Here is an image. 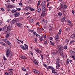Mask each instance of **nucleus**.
<instances>
[{
    "label": "nucleus",
    "mask_w": 75,
    "mask_h": 75,
    "mask_svg": "<svg viewBox=\"0 0 75 75\" xmlns=\"http://www.w3.org/2000/svg\"><path fill=\"white\" fill-rule=\"evenodd\" d=\"M42 7V13L41 14V16L43 17H44V15L46 14L47 13V11H46V8H45V5H43Z\"/></svg>",
    "instance_id": "nucleus-1"
},
{
    "label": "nucleus",
    "mask_w": 75,
    "mask_h": 75,
    "mask_svg": "<svg viewBox=\"0 0 75 75\" xmlns=\"http://www.w3.org/2000/svg\"><path fill=\"white\" fill-rule=\"evenodd\" d=\"M56 65L57 68H59L60 64H59V57H57L56 60Z\"/></svg>",
    "instance_id": "nucleus-2"
},
{
    "label": "nucleus",
    "mask_w": 75,
    "mask_h": 75,
    "mask_svg": "<svg viewBox=\"0 0 75 75\" xmlns=\"http://www.w3.org/2000/svg\"><path fill=\"white\" fill-rule=\"evenodd\" d=\"M25 46H23V45H20V47L23 50H25L27 48H28V46L26 44L24 45Z\"/></svg>",
    "instance_id": "nucleus-3"
},
{
    "label": "nucleus",
    "mask_w": 75,
    "mask_h": 75,
    "mask_svg": "<svg viewBox=\"0 0 75 75\" xmlns=\"http://www.w3.org/2000/svg\"><path fill=\"white\" fill-rule=\"evenodd\" d=\"M18 19L17 18H15L11 21V23L12 24H15L18 21Z\"/></svg>",
    "instance_id": "nucleus-4"
},
{
    "label": "nucleus",
    "mask_w": 75,
    "mask_h": 75,
    "mask_svg": "<svg viewBox=\"0 0 75 75\" xmlns=\"http://www.w3.org/2000/svg\"><path fill=\"white\" fill-rule=\"evenodd\" d=\"M10 49H7L6 52V55L7 57H9V54H10Z\"/></svg>",
    "instance_id": "nucleus-5"
},
{
    "label": "nucleus",
    "mask_w": 75,
    "mask_h": 75,
    "mask_svg": "<svg viewBox=\"0 0 75 75\" xmlns=\"http://www.w3.org/2000/svg\"><path fill=\"white\" fill-rule=\"evenodd\" d=\"M14 15L15 17H18V16H20V12H16L15 13Z\"/></svg>",
    "instance_id": "nucleus-6"
},
{
    "label": "nucleus",
    "mask_w": 75,
    "mask_h": 75,
    "mask_svg": "<svg viewBox=\"0 0 75 75\" xmlns=\"http://www.w3.org/2000/svg\"><path fill=\"white\" fill-rule=\"evenodd\" d=\"M20 58L21 59H27V57L23 55H21L20 56Z\"/></svg>",
    "instance_id": "nucleus-7"
},
{
    "label": "nucleus",
    "mask_w": 75,
    "mask_h": 75,
    "mask_svg": "<svg viewBox=\"0 0 75 75\" xmlns=\"http://www.w3.org/2000/svg\"><path fill=\"white\" fill-rule=\"evenodd\" d=\"M57 46V48H59L58 51H59V50H60V51H61V50H63V48L61 47V46L59 45H58Z\"/></svg>",
    "instance_id": "nucleus-8"
},
{
    "label": "nucleus",
    "mask_w": 75,
    "mask_h": 75,
    "mask_svg": "<svg viewBox=\"0 0 75 75\" xmlns=\"http://www.w3.org/2000/svg\"><path fill=\"white\" fill-rule=\"evenodd\" d=\"M47 71H49L48 69H53V67L52 66H48V67H47Z\"/></svg>",
    "instance_id": "nucleus-9"
},
{
    "label": "nucleus",
    "mask_w": 75,
    "mask_h": 75,
    "mask_svg": "<svg viewBox=\"0 0 75 75\" xmlns=\"http://www.w3.org/2000/svg\"><path fill=\"white\" fill-rule=\"evenodd\" d=\"M16 24L18 27H22V26L23 25L21 23H16Z\"/></svg>",
    "instance_id": "nucleus-10"
},
{
    "label": "nucleus",
    "mask_w": 75,
    "mask_h": 75,
    "mask_svg": "<svg viewBox=\"0 0 75 75\" xmlns=\"http://www.w3.org/2000/svg\"><path fill=\"white\" fill-rule=\"evenodd\" d=\"M70 38H75V33H74L70 36Z\"/></svg>",
    "instance_id": "nucleus-11"
},
{
    "label": "nucleus",
    "mask_w": 75,
    "mask_h": 75,
    "mask_svg": "<svg viewBox=\"0 0 75 75\" xmlns=\"http://www.w3.org/2000/svg\"><path fill=\"white\" fill-rule=\"evenodd\" d=\"M33 62L35 64L37 65H38V60H37L35 59Z\"/></svg>",
    "instance_id": "nucleus-12"
},
{
    "label": "nucleus",
    "mask_w": 75,
    "mask_h": 75,
    "mask_svg": "<svg viewBox=\"0 0 75 75\" xmlns=\"http://www.w3.org/2000/svg\"><path fill=\"white\" fill-rule=\"evenodd\" d=\"M55 39L56 41H58L59 39V36L58 35H56L55 37Z\"/></svg>",
    "instance_id": "nucleus-13"
},
{
    "label": "nucleus",
    "mask_w": 75,
    "mask_h": 75,
    "mask_svg": "<svg viewBox=\"0 0 75 75\" xmlns=\"http://www.w3.org/2000/svg\"><path fill=\"white\" fill-rule=\"evenodd\" d=\"M35 51L37 52H38V53H39V51H40V50L37 47H35Z\"/></svg>",
    "instance_id": "nucleus-14"
},
{
    "label": "nucleus",
    "mask_w": 75,
    "mask_h": 75,
    "mask_svg": "<svg viewBox=\"0 0 75 75\" xmlns=\"http://www.w3.org/2000/svg\"><path fill=\"white\" fill-rule=\"evenodd\" d=\"M37 9H38V13H40L41 11V8H38L37 6Z\"/></svg>",
    "instance_id": "nucleus-15"
},
{
    "label": "nucleus",
    "mask_w": 75,
    "mask_h": 75,
    "mask_svg": "<svg viewBox=\"0 0 75 75\" xmlns=\"http://www.w3.org/2000/svg\"><path fill=\"white\" fill-rule=\"evenodd\" d=\"M45 4V2L44 1H43L42 2V3L41 4L40 6H44Z\"/></svg>",
    "instance_id": "nucleus-16"
},
{
    "label": "nucleus",
    "mask_w": 75,
    "mask_h": 75,
    "mask_svg": "<svg viewBox=\"0 0 75 75\" xmlns=\"http://www.w3.org/2000/svg\"><path fill=\"white\" fill-rule=\"evenodd\" d=\"M30 6L26 7L24 8V10H25V11H26V10H28V9H30Z\"/></svg>",
    "instance_id": "nucleus-17"
},
{
    "label": "nucleus",
    "mask_w": 75,
    "mask_h": 75,
    "mask_svg": "<svg viewBox=\"0 0 75 75\" xmlns=\"http://www.w3.org/2000/svg\"><path fill=\"white\" fill-rule=\"evenodd\" d=\"M7 30L8 31H11V27L10 26H8V27H7Z\"/></svg>",
    "instance_id": "nucleus-18"
},
{
    "label": "nucleus",
    "mask_w": 75,
    "mask_h": 75,
    "mask_svg": "<svg viewBox=\"0 0 75 75\" xmlns=\"http://www.w3.org/2000/svg\"><path fill=\"white\" fill-rule=\"evenodd\" d=\"M65 31H70V28H67L65 29Z\"/></svg>",
    "instance_id": "nucleus-19"
},
{
    "label": "nucleus",
    "mask_w": 75,
    "mask_h": 75,
    "mask_svg": "<svg viewBox=\"0 0 75 75\" xmlns=\"http://www.w3.org/2000/svg\"><path fill=\"white\" fill-rule=\"evenodd\" d=\"M70 53L71 54H75V52L74 51L72 50H70Z\"/></svg>",
    "instance_id": "nucleus-20"
},
{
    "label": "nucleus",
    "mask_w": 75,
    "mask_h": 75,
    "mask_svg": "<svg viewBox=\"0 0 75 75\" xmlns=\"http://www.w3.org/2000/svg\"><path fill=\"white\" fill-rule=\"evenodd\" d=\"M65 19H66V18L65 17H63L61 20L62 22H64V21L65 20Z\"/></svg>",
    "instance_id": "nucleus-21"
},
{
    "label": "nucleus",
    "mask_w": 75,
    "mask_h": 75,
    "mask_svg": "<svg viewBox=\"0 0 75 75\" xmlns=\"http://www.w3.org/2000/svg\"><path fill=\"white\" fill-rule=\"evenodd\" d=\"M52 72L53 74H55L56 73V72H55V70L54 69H53L52 70Z\"/></svg>",
    "instance_id": "nucleus-22"
},
{
    "label": "nucleus",
    "mask_w": 75,
    "mask_h": 75,
    "mask_svg": "<svg viewBox=\"0 0 75 75\" xmlns=\"http://www.w3.org/2000/svg\"><path fill=\"white\" fill-rule=\"evenodd\" d=\"M16 11H17L16 10H12L11 11V12L12 13H16Z\"/></svg>",
    "instance_id": "nucleus-23"
},
{
    "label": "nucleus",
    "mask_w": 75,
    "mask_h": 75,
    "mask_svg": "<svg viewBox=\"0 0 75 75\" xmlns=\"http://www.w3.org/2000/svg\"><path fill=\"white\" fill-rule=\"evenodd\" d=\"M40 41H43V40H43V37L41 36L40 37Z\"/></svg>",
    "instance_id": "nucleus-24"
},
{
    "label": "nucleus",
    "mask_w": 75,
    "mask_h": 75,
    "mask_svg": "<svg viewBox=\"0 0 75 75\" xmlns=\"http://www.w3.org/2000/svg\"><path fill=\"white\" fill-rule=\"evenodd\" d=\"M6 7H7V8H11V5H6Z\"/></svg>",
    "instance_id": "nucleus-25"
},
{
    "label": "nucleus",
    "mask_w": 75,
    "mask_h": 75,
    "mask_svg": "<svg viewBox=\"0 0 75 75\" xmlns=\"http://www.w3.org/2000/svg\"><path fill=\"white\" fill-rule=\"evenodd\" d=\"M8 41L7 39H4V42L6 43V44H7L8 42Z\"/></svg>",
    "instance_id": "nucleus-26"
},
{
    "label": "nucleus",
    "mask_w": 75,
    "mask_h": 75,
    "mask_svg": "<svg viewBox=\"0 0 75 75\" xmlns=\"http://www.w3.org/2000/svg\"><path fill=\"white\" fill-rule=\"evenodd\" d=\"M2 45L3 46H4L5 47H6L7 46V44L4 42H2Z\"/></svg>",
    "instance_id": "nucleus-27"
},
{
    "label": "nucleus",
    "mask_w": 75,
    "mask_h": 75,
    "mask_svg": "<svg viewBox=\"0 0 75 75\" xmlns=\"http://www.w3.org/2000/svg\"><path fill=\"white\" fill-rule=\"evenodd\" d=\"M29 10H30V11H34V10H34V9H33V8H31V7H30L29 8Z\"/></svg>",
    "instance_id": "nucleus-28"
},
{
    "label": "nucleus",
    "mask_w": 75,
    "mask_h": 75,
    "mask_svg": "<svg viewBox=\"0 0 75 75\" xmlns=\"http://www.w3.org/2000/svg\"><path fill=\"white\" fill-rule=\"evenodd\" d=\"M34 21V20L33 18H30L29 20V22L30 23H33Z\"/></svg>",
    "instance_id": "nucleus-29"
},
{
    "label": "nucleus",
    "mask_w": 75,
    "mask_h": 75,
    "mask_svg": "<svg viewBox=\"0 0 75 75\" xmlns=\"http://www.w3.org/2000/svg\"><path fill=\"white\" fill-rule=\"evenodd\" d=\"M43 41H44V44L45 45V44H47V40L45 39V40H43Z\"/></svg>",
    "instance_id": "nucleus-30"
},
{
    "label": "nucleus",
    "mask_w": 75,
    "mask_h": 75,
    "mask_svg": "<svg viewBox=\"0 0 75 75\" xmlns=\"http://www.w3.org/2000/svg\"><path fill=\"white\" fill-rule=\"evenodd\" d=\"M7 25H5L3 28V30H5L7 28Z\"/></svg>",
    "instance_id": "nucleus-31"
},
{
    "label": "nucleus",
    "mask_w": 75,
    "mask_h": 75,
    "mask_svg": "<svg viewBox=\"0 0 75 75\" xmlns=\"http://www.w3.org/2000/svg\"><path fill=\"white\" fill-rule=\"evenodd\" d=\"M50 43H51V45H52L53 46L54 45V43L52 41H50Z\"/></svg>",
    "instance_id": "nucleus-32"
},
{
    "label": "nucleus",
    "mask_w": 75,
    "mask_h": 75,
    "mask_svg": "<svg viewBox=\"0 0 75 75\" xmlns=\"http://www.w3.org/2000/svg\"><path fill=\"white\" fill-rule=\"evenodd\" d=\"M9 74L10 75H13V72L11 71H10L9 72Z\"/></svg>",
    "instance_id": "nucleus-33"
},
{
    "label": "nucleus",
    "mask_w": 75,
    "mask_h": 75,
    "mask_svg": "<svg viewBox=\"0 0 75 75\" xmlns=\"http://www.w3.org/2000/svg\"><path fill=\"white\" fill-rule=\"evenodd\" d=\"M68 42H69V40L68 39H66V44H68Z\"/></svg>",
    "instance_id": "nucleus-34"
},
{
    "label": "nucleus",
    "mask_w": 75,
    "mask_h": 75,
    "mask_svg": "<svg viewBox=\"0 0 75 75\" xmlns=\"http://www.w3.org/2000/svg\"><path fill=\"white\" fill-rule=\"evenodd\" d=\"M40 3H41V1L40 0L38 1L37 4L38 7L40 4Z\"/></svg>",
    "instance_id": "nucleus-35"
},
{
    "label": "nucleus",
    "mask_w": 75,
    "mask_h": 75,
    "mask_svg": "<svg viewBox=\"0 0 75 75\" xmlns=\"http://www.w3.org/2000/svg\"><path fill=\"white\" fill-rule=\"evenodd\" d=\"M69 25V26H70V27H72L73 25H72V23H69V24H68Z\"/></svg>",
    "instance_id": "nucleus-36"
},
{
    "label": "nucleus",
    "mask_w": 75,
    "mask_h": 75,
    "mask_svg": "<svg viewBox=\"0 0 75 75\" xmlns=\"http://www.w3.org/2000/svg\"><path fill=\"white\" fill-rule=\"evenodd\" d=\"M10 37V35L9 34H8L6 35V38H8Z\"/></svg>",
    "instance_id": "nucleus-37"
},
{
    "label": "nucleus",
    "mask_w": 75,
    "mask_h": 75,
    "mask_svg": "<svg viewBox=\"0 0 75 75\" xmlns=\"http://www.w3.org/2000/svg\"><path fill=\"white\" fill-rule=\"evenodd\" d=\"M33 34L34 35H36L37 34V33H36V32L35 31L34 32H33Z\"/></svg>",
    "instance_id": "nucleus-38"
},
{
    "label": "nucleus",
    "mask_w": 75,
    "mask_h": 75,
    "mask_svg": "<svg viewBox=\"0 0 75 75\" xmlns=\"http://www.w3.org/2000/svg\"><path fill=\"white\" fill-rule=\"evenodd\" d=\"M22 71H27V69H25V68L23 67L22 68Z\"/></svg>",
    "instance_id": "nucleus-39"
},
{
    "label": "nucleus",
    "mask_w": 75,
    "mask_h": 75,
    "mask_svg": "<svg viewBox=\"0 0 75 75\" xmlns=\"http://www.w3.org/2000/svg\"><path fill=\"white\" fill-rule=\"evenodd\" d=\"M40 56L42 58V59H44V57L43 56V55L42 54H40Z\"/></svg>",
    "instance_id": "nucleus-40"
},
{
    "label": "nucleus",
    "mask_w": 75,
    "mask_h": 75,
    "mask_svg": "<svg viewBox=\"0 0 75 75\" xmlns=\"http://www.w3.org/2000/svg\"><path fill=\"white\" fill-rule=\"evenodd\" d=\"M69 59H67V62H66V65H68V64H69Z\"/></svg>",
    "instance_id": "nucleus-41"
},
{
    "label": "nucleus",
    "mask_w": 75,
    "mask_h": 75,
    "mask_svg": "<svg viewBox=\"0 0 75 75\" xmlns=\"http://www.w3.org/2000/svg\"><path fill=\"white\" fill-rule=\"evenodd\" d=\"M32 71L33 72H34V73H37V70L35 69L32 70Z\"/></svg>",
    "instance_id": "nucleus-42"
},
{
    "label": "nucleus",
    "mask_w": 75,
    "mask_h": 75,
    "mask_svg": "<svg viewBox=\"0 0 75 75\" xmlns=\"http://www.w3.org/2000/svg\"><path fill=\"white\" fill-rule=\"evenodd\" d=\"M58 15L59 16H62V13L61 12H59L58 13Z\"/></svg>",
    "instance_id": "nucleus-43"
},
{
    "label": "nucleus",
    "mask_w": 75,
    "mask_h": 75,
    "mask_svg": "<svg viewBox=\"0 0 75 75\" xmlns=\"http://www.w3.org/2000/svg\"><path fill=\"white\" fill-rule=\"evenodd\" d=\"M61 31H62V29H60L59 30V34H60L61 33Z\"/></svg>",
    "instance_id": "nucleus-44"
},
{
    "label": "nucleus",
    "mask_w": 75,
    "mask_h": 75,
    "mask_svg": "<svg viewBox=\"0 0 75 75\" xmlns=\"http://www.w3.org/2000/svg\"><path fill=\"white\" fill-rule=\"evenodd\" d=\"M9 55L10 56H13V53L11 52L10 53H9Z\"/></svg>",
    "instance_id": "nucleus-45"
},
{
    "label": "nucleus",
    "mask_w": 75,
    "mask_h": 75,
    "mask_svg": "<svg viewBox=\"0 0 75 75\" xmlns=\"http://www.w3.org/2000/svg\"><path fill=\"white\" fill-rule=\"evenodd\" d=\"M43 65L44 67H45V68L47 67V64H45V63H44Z\"/></svg>",
    "instance_id": "nucleus-46"
},
{
    "label": "nucleus",
    "mask_w": 75,
    "mask_h": 75,
    "mask_svg": "<svg viewBox=\"0 0 75 75\" xmlns=\"http://www.w3.org/2000/svg\"><path fill=\"white\" fill-rule=\"evenodd\" d=\"M64 49H67V48H68L67 46H64Z\"/></svg>",
    "instance_id": "nucleus-47"
},
{
    "label": "nucleus",
    "mask_w": 75,
    "mask_h": 75,
    "mask_svg": "<svg viewBox=\"0 0 75 75\" xmlns=\"http://www.w3.org/2000/svg\"><path fill=\"white\" fill-rule=\"evenodd\" d=\"M9 45H11V43L9 41L7 43Z\"/></svg>",
    "instance_id": "nucleus-48"
},
{
    "label": "nucleus",
    "mask_w": 75,
    "mask_h": 75,
    "mask_svg": "<svg viewBox=\"0 0 75 75\" xmlns=\"http://www.w3.org/2000/svg\"><path fill=\"white\" fill-rule=\"evenodd\" d=\"M50 4H51V2H49L47 4V7H48V6H49V5Z\"/></svg>",
    "instance_id": "nucleus-49"
},
{
    "label": "nucleus",
    "mask_w": 75,
    "mask_h": 75,
    "mask_svg": "<svg viewBox=\"0 0 75 75\" xmlns=\"http://www.w3.org/2000/svg\"><path fill=\"white\" fill-rule=\"evenodd\" d=\"M67 8V6L66 5H64V7L63 8V9H65V8Z\"/></svg>",
    "instance_id": "nucleus-50"
},
{
    "label": "nucleus",
    "mask_w": 75,
    "mask_h": 75,
    "mask_svg": "<svg viewBox=\"0 0 75 75\" xmlns=\"http://www.w3.org/2000/svg\"><path fill=\"white\" fill-rule=\"evenodd\" d=\"M68 24H70V23H71V21L70 20H69L68 21Z\"/></svg>",
    "instance_id": "nucleus-51"
},
{
    "label": "nucleus",
    "mask_w": 75,
    "mask_h": 75,
    "mask_svg": "<svg viewBox=\"0 0 75 75\" xmlns=\"http://www.w3.org/2000/svg\"><path fill=\"white\" fill-rule=\"evenodd\" d=\"M74 42H75V41L74 40H72L70 42V43L72 44V43H74Z\"/></svg>",
    "instance_id": "nucleus-52"
},
{
    "label": "nucleus",
    "mask_w": 75,
    "mask_h": 75,
    "mask_svg": "<svg viewBox=\"0 0 75 75\" xmlns=\"http://www.w3.org/2000/svg\"><path fill=\"white\" fill-rule=\"evenodd\" d=\"M9 58L10 59H12V58H13V56H10Z\"/></svg>",
    "instance_id": "nucleus-53"
},
{
    "label": "nucleus",
    "mask_w": 75,
    "mask_h": 75,
    "mask_svg": "<svg viewBox=\"0 0 75 75\" xmlns=\"http://www.w3.org/2000/svg\"><path fill=\"white\" fill-rule=\"evenodd\" d=\"M1 10L3 11H5L4 9L3 8H1Z\"/></svg>",
    "instance_id": "nucleus-54"
},
{
    "label": "nucleus",
    "mask_w": 75,
    "mask_h": 75,
    "mask_svg": "<svg viewBox=\"0 0 75 75\" xmlns=\"http://www.w3.org/2000/svg\"><path fill=\"white\" fill-rule=\"evenodd\" d=\"M70 57H71V58H74V55H70Z\"/></svg>",
    "instance_id": "nucleus-55"
},
{
    "label": "nucleus",
    "mask_w": 75,
    "mask_h": 75,
    "mask_svg": "<svg viewBox=\"0 0 75 75\" xmlns=\"http://www.w3.org/2000/svg\"><path fill=\"white\" fill-rule=\"evenodd\" d=\"M17 10H18V11H20V10H21V8H17Z\"/></svg>",
    "instance_id": "nucleus-56"
},
{
    "label": "nucleus",
    "mask_w": 75,
    "mask_h": 75,
    "mask_svg": "<svg viewBox=\"0 0 75 75\" xmlns=\"http://www.w3.org/2000/svg\"><path fill=\"white\" fill-rule=\"evenodd\" d=\"M60 54L61 56H63L64 55V54H63V53H62L61 52L60 53Z\"/></svg>",
    "instance_id": "nucleus-57"
},
{
    "label": "nucleus",
    "mask_w": 75,
    "mask_h": 75,
    "mask_svg": "<svg viewBox=\"0 0 75 75\" xmlns=\"http://www.w3.org/2000/svg\"><path fill=\"white\" fill-rule=\"evenodd\" d=\"M72 13H73V15L75 14V11L74 10H72Z\"/></svg>",
    "instance_id": "nucleus-58"
},
{
    "label": "nucleus",
    "mask_w": 75,
    "mask_h": 75,
    "mask_svg": "<svg viewBox=\"0 0 75 75\" xmlns=\"http://www.w3.org/2000/svg\"><path fill=\"white\" fill-rule=\"evenodd\" d=\"M52 55H55V54H56V53L54 52H52Z\"/></svg>",
    "instance_id": "nucleus-59"
},
{
    "label": "nucleus",
    "mask_w": 75,
    "mask_h": 75,
    "mask_svg": "<svg viewBox=\"0 0 75 75\" xmlns=\"http://www.w3.org/2000/svg\"><path fill=\"white\" fill-rule=\"evenodd\" d=\"M5 74L6 75H9V74L7 72H5Z\"/></svg>",
    "instance_id": "nucleus-60"
},
{
    "label": "nucleus",
    "mask_w": 75,
    "mask_h": 75,
    "mask_svg": "<svg viewBox=\"0 0 75 75\" xmlns=\"http://www.w3.org/2000/svg\"><path fill=\"white\" fill-rule=\"evenodd\" d=\"M36 35V37H40V35H39L38 34H37Z\"/></svg>",
    "instance_id": "nucleus-61"
},
{
    "label": "nucleus",
    "mask_w": 75,
    "mask_h": 75,
    "mask_svg": "<svg viewBox=\"0 0 75 75\" xmlns=\"http://www.w3.org/2000/svg\"><path fill=\"white\" fill-rule=\"evenodd\" d=\"M34 40L35 41V42H37V38H35L34 39Z\"/></svg>",
    "instance_id": "nucleus-62"
},
{
    "label": "nucleus",
    "mask_w": 75,
    "mask_h": 75,
    "mask_svg": "<svg viewBox=\"0 0 75 75\" xmlns=\"http://www.w3.org/2000/svg\"><path fill=\"white\" fill-rule=\"evenodd\" d=\"M36 73H37V74H39L40 73V71H36Z\"/></svg>",
    "instance_id": "nucleus-63"
},
{
    "label": "nucleus",
    "mask_w": 75,
    "mask_h": 75,
    "mask_svg": "<svg viewBox=\"0 0 75 75\" xmlns=\"http://www.w3.org/2000/svg\"><path fill=\"white\" fill-rule=\"evenodd\" d=\"M19 4L20 6H22L23 5V4L21 3H19Z\"/></svg>",
    "instance_id": "nucleus-64"
}]
</instances>
